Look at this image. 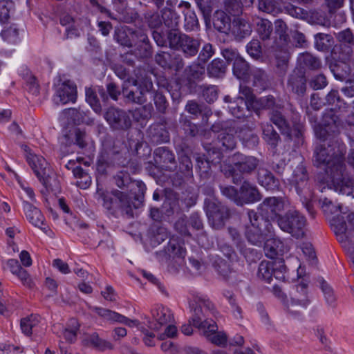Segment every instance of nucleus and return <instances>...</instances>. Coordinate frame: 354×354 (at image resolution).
<instances>
[{"label": "nucleus", "mask_w": 354, "mask_h": 354, "mask_svg": "<svg viewBox=\"0 0 354 354\" xmlns=\"http://www.w3.org/2000/svg\"><path fill=\"white\" fill-rule=\"evenodd\" d=\"M328 127L322 124L314 125L315 133L317 138L323 142L315 147L313 162L317 167L325 170L326 178L319 182V189L323 192L326 188L343 192L346 187L353 186L351 180L345 171L344 155L346 146L336 136L328 133Z\"/></svg>", "instance_id": "obj_1"}, {"label": "nucleus", "mask_w": 354, "mask_h": 354, "mask_svg": "<svg viewBox=\"0 0 354 354\" xmlns=\"http://www.w3.org/2000/svg\"><path fill=\"white\" fill-rule=\"evenodd\" d=\"M189 306L193 310V326L198 329L208 341L217 346L226 344L227 337L223 331H218L216 323L208 317L214 315V304L206 297L194 294L189 299Z\"/></svg>", "instance_id": "obj_2"}, {"label": "nucleus", "mask_w": 354, "mask_h": 354, "mask_svg": "<svg viewBox=\"0 0 354 354\" xmlns=\"http://www.w3.org/2000/svg\"><path fill=\"white\" fill-rule=\"evenodd\" d=\"M248 223L245 225V236L251 244L261 246L266 239L272 235L274 227L268 221H264L254 210H248Z\"/></svg>", "instance_id": "obj_3"}, {"label": "nucleus", "mask_w": 354, "mask_h": 354, "mask_svg": "<svg viewBox=\"0 0 354 354\" xmlns=\"http://www.w3.org/2000/svg\"><path fill=\"white\" fill-rule=\"evenodd\" d=\"M24 150L26 160L39 182L48 191L55 190L58 187L57 177L46 159L32 153L27 146H25Z\"/></svg>", "instance_id": "obj_4"}, {"label": "nucleus", "mask_w": 354, "mask_h": 354, "mask_svg": "<svg viewBox=\"0 0 354 354\" xmlns=\"http://www.w3.org/2000/svg\"><path fill=\"white\" fill-rule=\"evenodd\" d=\"M116 41L123 46H136L134 54L137 57H145L150 55V45L147 36L141 32H133L129 28H121L115 31Z\"/></svg>", "instance_id": "obj_5"}, {"label": "nucleus", "mask_w": 354, "mask_h": 354, "mask_svg": "<svg viewBox=\"0 0 354 354\" xmlns=\"http://www.w3.org/2000/svg\"><path fill=\"white\" fill-rule=\"evenodd\" d=\"M287 212L279 218L277 225L279 228L290 234L297 239L304 236V227L306 225V218L297 210L290 208Z\"/></svg>", "instance_id": "obj_6"}, {"label": "nucleus", "mask_w": 354, "mask_h": 354, "mask_svg": "<svg viewBox=\"0 0 354 354\" xmlns=\"http://www.w3.org/2000/svg\"><path fill=\"white\" fill-rule=\"evenodd\" d=\"M309 304L307 284L303 281L296 286V289L290 295V299L285 301L288 313L295 318L300 317L302 310Z\"/></svg>", "instance_id": "obj_7"}, {"label": "nucleus", "mask_w": 354, "mask_h": 354, "mask_svg": "<svg viewBox=\"0 0 354 354\" xmlns=\"http://www.w3.org/2000/svg\"><path fill=\"white\" fill-rule=\"evenodd\" d=\"M238 99L245 100L244 105L248 111L254 110L257 111L263 109H280L278 104H275L274 98L272 96L263 97L257 99L250 88L240 85L239 97Z\"/></svg>", "instance_id": "obj_8"}, {"label": "nucleus", "mask_w": 354, "mask_h": 354, "mask_svg": "<svg viewBox=\"0 0 354 354\" xmlns=\"http://www.w3.org/2000/svg\"><path fill=\"white\" fill-rule=\"evenodd\" d=\"M290 202L281 197H268L259 205L258 209L264 221H276L281 217V213L288 209Z\"/></svg>", "instance_id": "obj_9"}, {"label": "nucleus", "mask_w": 354, "mask_h": 354, "mask_svg": "<svg viewBox=\"0 0 354 354\" xmlns=\"http://www.w3.org/2000/svg\"><path fill=\"white\" fill-rule=\"evenodd\" d=\"M205 207L209 222L215 229L222 227L229 218L228 208L222 205L216 198L205 199Z\"/></svg>", "instance_id": "obj_10"}, {"label": "nucleus", "mask_w": 354, "mask_h": 354, "mask_svg": "<svg viewBox=\"0 0 354 354\" xmlns=\"http://www.w3.org/2000/svg\"><path fill=\"white\" fill-rule=\"evenodd\" d=\"M286 268L282 259H277L272 261H263L259 266V278L270 283L274 277L279 281L285 279Z\"/></svg>", "instance_id": "obj_11"}, {"label": "nucleus", "mask_w": 354, "mask_h": 354, "mask_svg": "<svg viewBox=\"0 0 354 354\" xmlns=\"http://www.w3.org/2000/svg\"><path fill=\"white\" fill-rule=\"evenodd\" d=\"M153 88L151 79L145 77L140 80H136L132 82L131 88H123V95L129 101L142 104L147 101L145 95Z\"/></svg>", "instance_id": "obj_12"}, {"label": "nucleus", "mask_w": 354, "mask_h": 354, "mask_svg": "<svg viewBox=\"0 0 354 354\" xmlns=\"http://www.w3.org/2000/svg\"><path fill=\"white\" fill-rule=\"evenodd\" d=\"M76 98L77 87L74 82L70 80H59L55 84V91L53 95L55 104L59 105L75 102Z\"/></svg>", "instance_id": "obj_13"}, {"label": "nucleus", "mask_w": 354, "mask_h": 354, "mask_svg": "<svg viewBox=\"0 0 354 354\" xmlns=\"http://www.w3.org/2000/svg\"><path fill=\"white\" fill-rule=\"evenodd\" d=\"M204 148L206 153L203 157H198L196 159V166L202 174H207L211 169L212 165L220 162L221 153L220 149L213 146L211 143H204Z\"/></svg>", "instance_id": "obj_14"}, {"label": "nucleus", "mask_w": 354, "mask_h": 354, "mask_svg": "<svg viewBox=\"0 0 354 354\" xmlns=\"http://www.w3.org/2000/svg\"><path fill=\"white\" fill-rule=\"evenodd\" d=\"M104 118L113 129L127 130L131 125L129 115L125 111L119 109H109Z\"/></svg>", "instance_id": "obj_15"}, {"label": "nucleus", "mask_w": 354, "mask_h": 354, "mask_svg": "<svg viewBox=\"0 0 354 354\" xmlns=\"http://www.w3.org/2000/svg\"><path fill=\"white\" fill-rule=\"evenodd\" d=\"M152 321L149 322V327L154 330H159L174 319L169 308L163 306H157L151 310Z\"/></svg>", "instance_id": "obj_16"}, {"label": "nucleus", "mask_w": 354, "mask_h": 354, "mask_svg": "<svg viewBox=\"0 0 354 354\" xmlns=\"http://www.w3.org/2000/svg\"><path fill=\"white\" fill-rule=\"evenodd\" d=\"M261 195L257 187L248 182L244 181L239 191V198H236L237 205H243L244 204L253 203L260 201Z\"/></svg>", "instance_id": "obj_17"}, {"label": "nucleus", "mask_w": 354, "mask_h": 354, "mask_svg": "<svg viewBox=\"0 0 354 354\" xmlns=\"http://www.w3.org/2000/svg\"><path fill=\"white\" fill-rule=\"evenodd\" d=\"M24 209L26 217L29 222L48 234L50 230L44 223V217L41 211L28 202H24Z\"/></svg>", "instance_id": "obj_18"}, {"label": "nucleus", "mask_w": 354, "mask_h": 354, "mask_svg": "<svg viewBox=\"0 0 354 354\" xmlns=\"http://www.w3.org/2000/svg\"><path fill=\"white\" fill-rule=\"evenodd\" d=\"M230 161L242 173L252 172L259 164V160L255 157L246 156L239 153H234Z\"/></svg>", "instance_id": "obj_19"}, {"label": "nucleus", "mask_w": 354, "mask_h": 354, "mask_svg": "<svg viewBox=\"0 0 354 354\" xmlns=\"http://www.w3.org/2000/svg\"><path fill=\"white\" fill-rule=\"evenodd\" d=\"M264 242L265 254L271 259H279L277 257L281 256L286 250L283 243L280 239L273 237V234L268 236Z\"/></svg>", "instance_id": "obj_20"}, {"label": "nucleus", "mask_w": 354, "mask_h": 354, "mask_svg": "<svg viewBox=\"0 0 354 354\" xmlns=\"http://www.w3.org/2000/svg\"><path fill=\"white\" fill-rule=\"evenodd\" d=\"M331 225L333 227V230L339 240V241L346 244L351 243L353 241L351 239V228L348 229L346 223L342 221L339 216L334 217L331 220Z\"/></svg>", "instance_id": "obj_21"}, {"label": "nucleus", "mask_w": 354, "mask_h": 354, "mask_svg": "<svg viewBox=\"0 0 354 354\" xmlns=\"http://www.w3.org/2000/svg\"><path fill=\"white\" fill-rule=\"evenodd\" d=\"M308 176L303 165H298L293 171L290 182L295 185L298 194L304 188L308 183Z\"/></svg>", "instance_id": "obj_22"}, {"label": "nucleus", "mask_w": 354, "mask_h": 354, "mask_svg": "<svg viewBox=\"0 0 354 354\" xmlns=\"http://www.w3.org/2000/svg\"><path fill=\"white\" fill-rule=\"evenodd\" d=\"M258 180L259 184L267 190L273 191L277 189L279 182L272 174L267 169H259L258 171Z\"/></svg>", "instance_id": "obj_23"}, {"label": "nucleus", "mask_w": 354, "mask_h": 354, "mask_svg": "<svg viewBox=\"0 0 354 354\" xmlns=\"http://www.w3.org/2000/svg\"><path fill=\"white\" fill-rule=\"evenodd\" d=\"M75 144L82 149L87 151H93L95 149V142L91 136L81 129H77L75 132Z\"/></svg>", "instance_id": "obj_24"}, {"label": "nucleus", "mask_w": 354, "mask_h": 354, "mask_svg": "<svg viewBox=\"0 0 354 354\" xmlns=\"http://www.w3.org/2000/svg\"><path fill=\"white\" fill-rule=\"evenodd\" d=\"M233 34L240 38H244L250 35L252 28L250 24L244 19L236 17L232 23Z\"/></svg>", "instance_id": "obj_25"}, {"label": "nucleus", "mask_w": 354, "mask_h": 354, "mask_svg": "<svg viewBox=\"0 0 354 354\" xmlns=\"http://www.w3.org/2000/svg\"><path fill=\"white\" fill-rule=\"evenodd\" d=\"M233 130H222L217 135L218 144H221L222 150H232L236 145V140L233 134Z\"/></svg>", "instance_id": "obj_26"}, {"label": "nucleus", "mask_w": 354, "mask_h": 354, "mask_svg": "<svg viewBox=\"0 0 354 354\" xmlns=\"http://www.w3.org/2000/svg\"><path fill=\"white\" fill-rule=\"evenodd\" d=\"M183 42L179 48L186 57H192L197 54L200 43L197 39H195L187 35L183 37Z\"/></svg>", "instance_id": "obj_27"}, {"label": "nucleus", "mask_w": 354, "mask_h": 354, "mask_svg": "<svg viewBox=\"0 0 354 354\" xmlns=\"http://www.w3.org/2000/svg\"><path fill=\"white\" fill-rule=\"evenodd\" d=\"M230 18L223 11H217L214 15V27L221 32H227L230 29Z\"/></svg>", "instance_id": "obj_28"}, {"label": "nucleus", "mask_w": 354, "mask_h": 354, "mask_svg": "<svg viewBox=\"0 0 354 354\" xmlns=\"http://www.w3.org/2000/svg\"><path fill=\"white\" fill-rule=\"evenodd\" d=\"M270 120L281 130L283 133H286L288 136L292 135V130L280 111L278 109H275L272 111L270 113Z\"/></svg>", "instance_id": "obj_29"}, {"label": "nucleus", "mask_w": 354, "mask_h": 354, "mask_svg": "<svg viewBox=\"0 0 354 354\" xmlns=\"http://www.w3.org/2000/svg\"><path fill=\"white\" fill-rule=\"evenodd\" d=\"M166 252L169 257L183 259L186 254V250L183 246V243L177 239L172 238L169 240L166 248Z\"/></svg>", "instance_id": "obj_30"}, {"label": "nucleus", "mask_w": 354, "mask_h": 354, "mask_svg": "<svg viewBox=\"0 0 354 354\" xmlns=\"http://www.w3.org/2000/svg\"><path fill=\"white\" fill-rule=\"evenodd\" d=\"M322 124L325 127H328L333 133H335L339 131L341 121L334 111L330 110L324 114Z\"/></svg>", "instance_id": "obj_31"}, {"label": "nucleus", "mask_w": 354, "mask_h": 354, "mask_svg": "<svg viewBox=\"0 0 354 354\" xmlns=\"http://www.w3.org/2000/svg\"><path fill=\"white\" fill-rule=\"evenodd\" d=\"M263 138L270 145L275 147L279 140V136L277 131L274 129L273 127L266 123L263 124Z\"/></svg>", "instance_id": "obj_32"}, {"label": "nucleus", "mask_w": 354, "mask_h": 354, "mask_svg": "<svg viewBox=\"0 0 354 354\" xmlns=\"http://www.w3.org/2000/svg\"><path fill=\"white\" fill-rule=\"evenodd\" d=\"M39 321V317L37 315H31L21 319L20 326L22 333L26 335H30L32 330L38 326Z\"/></svg>", "instance_id": "obj_33"}, {"label": "nucleus", "mask_w": 354, "mask_h": 354, "mask_svg": "<svg viewBox=\"0 0 354 354\" xmlns=\"http://www.w3.org/2000/svg\"><path fill=\"white\" fill-rule=\"evenodd\" d=\"M257 31L262 40L270 39L272 32V24L268 19H260L257 23Z\"/></svg>", "instance_id": "obj_34"}, {"label": "nucleus", "mask_w": 354, "mask_h": 354, "mask_svg": "<svg viewBox=\"0 0 354 354\" xmlns=\"http://www.w3.org/2000/svg\"><path fill=\"white\" fill-rule=\"evenodd\" d=\"M88 344L102 352L113 348L111 342L100 338L97 334H93L88 338Z\"/></svg>", "instance_id": "obj_35"}, {"label": "nucleus", "mask_w": 354, "mask_h": 354, "mask_svg": "<svg viewBox=\"0 0 354 354\" xmlns=\"http://www.w3.org/2000/svg\"><path fill=\"white\" fill-rule=\"evenodd\" d=\"M288 84L297 94H304L306 91V79L303 75H292Z\"/></svg>", "instance_id": "obj_36"}, {"label": "nucleus", "mask_w": 354, "mask_h": 354, "mask_svg": "<svg viewBox=\"0 0 354 354\" xmlns=\"http://www.w3.org/2000/svg\"><path fill=\"white\" fill-rule=\"evenodd\" d=\"M115 200L118 201L119 206L121 209L127 215L132 216V205L129 196L121 192L116 191L113 193Z\"/></svg>", "instance_id": "obj_37"}, {"label": "nucleus", "mask_w": 354, "mask_h": 354, "mask_svg": "<svg viewBox=\"0 0 354 354\" xmlns=\"http://www.w3.org/2000/svg\"><path fill=\"white\" fill-rule=\"evenodd\" d=\"M90 309L109 322H118L120 314L101 307L90 306Z\"/></svg>", "instance_id": "obj_38"}, {"label": "nucleus", "mask_w": 354, "mask_h": 354, "mask_svg": "<svg viewBox=\"0 0 354 354\" xmlns=\"http://www.w3.org/2000/svg\"><path fill=\"white\" fill-rule=\"evenodd\" d=\"M79 326V323L75 319H71L68 321V326L63 330V336L66 341L73 342L75 340Z\"/></svg>", "instance_id": "obj_39"}, {"label": "nucleus", "mask_w": 354, "mask_h": 354, "mask_svg": "<svg viewBox=\"0 0 354 354\" xmlns=\"http://www.w3.org/2000/svg\"><path fill=\"white\" fill-rule=\"evenodd\" d=\"M248 71V64L243 57H240L233 63V73L237 78H244Z\"/></svg>", "instance_id": "obj_40"}, {"label": "nucleus", "mask_w": 354, "mask_h": 354, "mask_svg": "<svg viewBox=\"0 0 354 354\" xmlns=\"http://www.w3.org/2000/svg\"><path fill=\"white\" fill-rule=\"evenodd\" d=\"M333 43L331 35L324 33H317L315 35V46L319 50H325L328 48Z\"/></svg>", "instance_id": "obj_41"}, {"label": "nucleus", "mask_w": 354, "mask_h": 354, "mask_svg": "<svg viewBox=\"0 0 354 354\" xmlns=\"http://www.w3.org/2000/svg\"><path fill=\"white\" fill-rule=\"evenodd\" d=\"M225 64L220 59H214L207 68L208 73L213 77H220L225 73Z\"/></svg>", "instance_id": "obj_42"}, {"label": "nucleus", "mask_w": 354, "mask_h": 354, "mask_svg": "<svg viewBox=\"0 0 354 354\" xmlns=\"http://www.w3.org/2000/svg\"><path fill=\"white\" fill-rule=\"evenodd\" d=\"M3 39L9 44H15L20 41L19 30L15 26H10L1 32Z\"/></svg>", "instance_id": "obj_43"}, {"label": "nucleus", "mask_w": 354, "mask_h": 354, "mask_svg": "<svg viewBox=\"0 0 354 354\" xmlns=\"http://www.w3.org/2000/svg\"><path fill=\"white\" fill-rule=\"evenodd\" d=\"M166 26L175 29L178 25V17L170 9H165L162 12V23Z\"/></svg>", "instance_id": "obj_44"}, {"label": "nucleus", "mask_w": 354, "mask_h": 354, "mask_svg": "<svg viewBox=\"0 0 354 354\" xmlns=\"http://www.w3.org/2000/svg\"><path fill=\"white\" fill-rule=\"evenodd\" d=\"M185 36L186 35L182 34L175 29H172L168 32L167 44H169L171 48L179 50L181 43L183 42L182 39H184L183 37Z\"/></svg>", "instance_id": "obj_45"}, {"label": "nucleus", "mask_w": 354, "mask_h": 354, "mask_svg": "<svg viewBox=\"0 0 354 354\" xmlns=\"http://www.w3.org/2000/svg\"><path fill=\"white\" fill-rule=\"evenodd\" d=\"M86 100L95 113H100L102 107L95 91L91 88H86Z\"/></svg>", "instance_id": "obj_46"}, {"label": "nucleus", "mask_w": 354, "mask_h": 354, "mask_svg": "<svg viewBox=\"0 0 354 354\" xmlns=\"http://www.w3.org/2000/svg\"><path fill=\"white\" fill-rule=\"evenodd\" d=\"M277 5V0H259V9L267 13L274 15L279 10Z\"/></svg>", "instance_id": "obj_47"}, {"label": "nucleus", "mask_w": 354, "mask_h": 354, "mask_svg": "<svg viewBox=\"0 0 354 354\" xmlns=\"http://www.w3.org/2000/svg\"><path fill=\"white\" fill-rule=\"evenodd\" d=\"M300 61L308 68L318 69L321 67V61L311 54L305 53L300 57Z\"/></svg>", "instance_id": "obj_48"}, {"label": "nucleus", "mask_w": 354, "mask_h": 354, "mask_svg": "<svg viewBox=\"0 0 354 354\" xmlns=\"http://www.w3.org/2000/svg\"><path fill=\"white\" fill-rule=\"evenodd\" d=\"M248 53L254 59H257L261 56V46L258 39H252L246 46Z\"/></svg>", "instance_id": "obj_49"}, {"label": "nucleus", "mask_w": 354, "mask_h": 354, "mask_svg": "<svg viewBox=\"0 0 354 354\" xmlns=\"http://www.w3.org/2000/svg\"><path fill=\"white\" fill-rule=\"evenodd\" d=\"M319 203L324 213L327 215L335 214L338 212H341V206L334 205L332 201L327 198H320Z\"/></svg>", "instance_id": "obj_50"}, {"label": "nucleus", "mask_w": 354, "mask_h": 354, "mask_svg": "<svg viewBox=\"0 0 354 354\" xmlns=\"http://www.w3.org/2000/svg\"><path fill=\"white\" fill-rule=\"evenodd\" d=\"M275 33L279 35V39L286 42L288 39L287 34L288 27L286 23L281 19H277L274 22Z\"/></svg>", "instance_id": "obj_51"}, {"label": "nucleus", "mask_w": 354, "mask_h": 354, "mask_svg": "<svg viewBox=\"0 0 354 354\" xmlns=\"http://www.w3.org/2000/svg\"><path fill=\"white\" fill-rule=\"evenodd\" d=\"M218 91L216 86H204L203 96L207 102H213L218 97Z\"/></svg>", "instance_id": "obj_52"}, {"label": "nucleus", "mask_w": 354, "mask_h": 354, "mask_svg": "<svg viewBox=\"0 0 354 354\" xmlns=\"http://www.w3.org/2000/svg\"><path fill=\"white\" fill-rule=\"evenodd\" d=\"M205 66L200 64H194L189 66V75L192 80H199L205 75Z\"/></svg>", "instance_id": "obj_53"}, {"label": "nucleus", "mask_w": 354, "mask_h": 354, "mask_svg": "<svg viewBox=\"0 0 354 354\" xmlns=\"http://www.w3.org/2000/svg\"><path fill=\"white\" fill-rule=\"evenodd\" d=\"M321 289L324 295L326 302L330 304H334L335 297L332 288L324 280L321 282Z\"/></svg>", "instance_id": "obj_54"}, {"label": "nucleus", "mask_w": 354, "mask_h": 354, "mask_svg": "<svg viewBox=\"0 0 354 354\" xmlns=\"http://www.w3.org/2000/svg\"><path fill=\"white\" fill-rule=\"evenodd\" d=\"M156 156H159L160 162L164 163H173L175 160L174 155L165 147L158 148L155 152Z\"/></svg>", "instance_id": "obj_55"}, {"label": "nucleus", "mask_w": 354, "mask_h": 354, "mask_svg": "<svg viewBox=\"0 0 354 354\" xmlns=\"http://www.w3.org/2000/svg\"><path fill=\"white\" fill-rule=\"evenodd\" d=\"M327 85V80L323 74L313 77L310 81V86L315 90L322 89Z\"/></svg>", "instance_id": "obj_56"}, {"label": "nucleus", "mask_w": 354, "mask_h": 354, "mask_svg": "<svg viewBox=\"0 0 354 354\" xmlns=\"http://www.w3.org/2000/svg\"><path fill=\"white\" fill-rule=\"evenodd\" d=\"M12 2L7 1H0V21L6 22L10 18Z\"/></svg>", "instance_id": "obj_57"}, {"label": "nucleus", "mask_w": 354, "mask_h": 354, "mask_svg": "<svg viewBox=\"0 0 354 354\" xmlns=\"http://www.w3.org/2000/svg\"><path fill=\"white\" fill-rule=\"evenodd\" d=\"M117 186L123 188L128 186L130 183V177L127 172L121 171L114 177Z\"/></svg>", "instance_id": "obj_58"}, {"label": "nucleus", "mask_w": 354, "mask_h": 354, "mask_svg": "<svg viewBox=\"0 0 354 354\" xmlns=\"http://www.w3.org/2000/svg\"><path fill=\"white\" fill-rule=\"evenodd\" d=\"M146 19L149 26L151 28H157L162 24V15H160L158 12L148 14L146 16Z\"/></svg>", "instance_id": "obj_59"}, {"label": "nucleus", "mask_w": 354, "mask_h": 354, "mask_svg": "<svg viewBox=\"0 0 354 354\" xmlns=\"http://www.w3.org/2000/svg\"><path fill=\"white\" fill-rule=\"evenodd\" d=\"M222 194L234 201L237 205L236 198H239V191L232 186L221 187Z\"/></svg>", "instance_id": "obj_60"}, {"label": "nucleus", "mask_w": 354, "mask_h": 354, "mask_svg": "<svg viewBox=\"0 0 354 354\" xmlns=\"http://www.w3.org/2000/svg\"><path fill=\"white\" fill-rule=\"evenodd\" d=\"M97 194L103 202V206L107 209H111L113 207V198L109 193H105L102 190L98 189Z\"/></svg>", "instance_id": "obj_61"}, {"label": "nucleus", "mask_w": 354, "mask_h": 354, "mask_svg": "<svg viewBox=\"0 0 354 354\" xmlns=\"http://www.w3.org/2000/svg\"><path fill=\"white\" fill-rule=\"evenodd\" d=\"M214 54L213 48L212 44H206L203 46L198 59L203 62H206Z\"/></svg>", "instance_id": "obj_62"}, {"label": "nucleus", "mask_w": 354, "mask_h": 354, "mask_svg": "<svg viewBox=\"0 0 354 354\" xmlns=\"http://www.w3.org/2000/svg\"><path fill=\"white\" fill-rule=\"evenodd\" d=\"M254 78V85L256 86H263L266 80V75L265 73L259 69L256 68L252 71V73Z\"/></svg>", "instance_id": "obj_63"}, {"label": "nucleus", "mask_w": 354, "mask_h": 354, "mask_svg": "<svg viewBox=\"0 0 354 354\" xmlns=\"http://www.w3.org/2000/svg\"><path fill=\"white\" fill-rule=\"evenodd\" d=\"M153 100L157 109L160 112H164L167 106L165 96L160 93H156Z\"/></svg>", "instance_id": "obj_64"}]
</instances>
